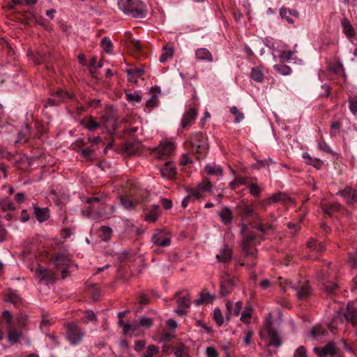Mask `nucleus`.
<instances>
[{"mask_svg":"<svg viewBox=\"0 0 357 357\" xmlns=\"http://www.w3.org/2000/svg\"><path fill=\"white\" fill-rule=\"evenodd\" d=\"M107 201V195H101L100 197H84L83 202L87 203L89 206L85 210L86 215L93 220L107 218L116 211L114 205L102 207Z\"/></svg>","mask_w":357,"mask_h":357,"instance_id":"obj_1","label":"nucleus"},{"mask_svg":"<svg viewBox=\"0 0 357 357\" xmlns=\"http://www.w3.org/2000/svg\"><path fill=\"white\" fill-rule=\"evenodd\" d=\"M119 8L126 15L135 18H144L147 10L141 0H119Z\"/></svg>","mask_w":357,"mask_h":357,"instance_id":"obj_2","label":"nucleus"},{"mask_svg":"<svg viewBox=\"0 0 357 357\" xmlns=\"http://www.w3.org/2000/svg\"><path fill=\"white\" fill-rule=\"evenodd\" d=\"M54 264L56 268L61 271L63 279L68 277V272L75 270L76 266L65 253L58 254L54 259Z\"/></svg>","mask_w":357,"mask_h":357,"instance_id":"obj_3","label":"nucleus"},{"mask_svg":"<svg viewBox=\"0 0 357 357\" xmlns=\"http://www.w3.org/2000/svg\"><path fill=\"white\" fill-rule=\"evenodd\" d=\"M212 189V185L208 179H204L203 182L200 184H199L196 188L191 189V190L189 192L188 196L185 197L182 202V206L183 208L187 207L188 204L189 199L194 197L197 199H201L203 195L202 192H209Z\"/></svg>","mask_w":357,"mask_h":357,"instance_id":"obj_4","label":"nucleus"},{"mask_svg":"<svg viewBox=\"0 0 357 357\" xmlns=\"http://www.w3.org/2000/svg\"><path fill=\"white\" fill-rule=\"evenodd\" d=\"M265 330L268 334V340L266 341V344L268 346L272 345L275 347H279L281 344V342L278 332L273 328V322L271 321V313L268 314V317H267L266 320Z\"/></svg>","mask_w":357,"mask_h":357,"instance_id":"obj_5","label":"nucleus"},{"mask_svg":"<svg viewBox=\"0 0 357 357\" xmlns=\"http://www.w3.org/2000/svg\"><path fill=\"white\" fill-rule=\"evenodd\" d=\"M287 289H291L295 291L296 296L299 299H305L307 298L310 294V288L307 282H289L287 284V287L284 289L286 291Z\"/></svg>","mask_w":357,"mask_h":357,"instance_id":"obj_6","label":"nucleus"},{"mask_svg":"<svg viewBox=\"0 0 357 357\" xmlns=\"http://www.w3.org/2000/svg\"><path fill=\"white\" fill-rule=\"evenodd\" d=\"M192 144L195 152L204 155L208 149L207 138L202 133H197L192 137Z\"/></svg>","mask_w":357,"mask_h":357,"instance_id":"obj_7","label":"nucleus"},{"mask_svg":"<svg viewBox=\"0 0 357 357\" xmlns=\"http://www.w3.org/2000/svg\"><path fill=\"white\" fill-rule=\"evenodd\" d=\"M84 332L75 324H70L67 328V339L73 345L79 344L84 336Z\"/></svg>","mask_w":357,"mask_h":357,"instance_id":"obj_8","label":"nucleus"},{"mask_svg":"<svg viewBox=\"0 0 357 357\" xmlns=\"http://www.w3.org/2000/svg\"><path fill=\"white\" fill-rule=\"evenodd\" d=\"M174 151V144L171 142H161L159 146L156 149L155 157L165 160Z\"/></svg>","mask_w":357,"mask_h":357,"instance_id":"obj_9","label":"nucleus"},{"mask_svg":"<svg viewBox=\"0 0 357 357\" xmlns=\"http://www.w3.org/2000/svg\"><path fill=\"white\" fill-rule=\"evenodd\" d=\"M151 241L154 245L165 248L170 245L171 237L165 230H160L153 235Z\"/></svg>","mask_w":357,"mask_h":357,"instance_id":"obj_10","label":"nucleus"},{"mask_svg":"<svg viewBox=\"0 0 357 357\" xmlns=\"http://www.w3.org/2000/svg\"><path fill=\"white\" fill-rule=\"evenodd\" d=\"M234 287V282L231 276L225 273L222 275L220 279V294L223 296L229 294Z\"/></svg>","mask_w":357,"mask_h":357,"instance_id":"obj_11","label":"nucleus"},{"mask_svg":"<svg viewBox=\"0 0 357 357\" xmlns=\"http://www.w3.org/2000/svg\"><path fill=\"white\" fill-rule=\"evenodd\" d=\"M236 208L239 215L243 218H250L256 220H259V214L245 202H242L238 204Z\"/></svg>","mask_w":357,"mask_h":357,"instance_id":"obj_12","label":"nucleus"},{"mask_svg":"<svg viewBox=\"0 0 357 357\" xmlns=\"http://www.w3.org/2000/svg\"><path fill=\"white\" fill-rule=\"evenodd\" d=\"M246 228L244 224L241 225V232L243 236V250L248 255H251L255 257V252L250 247L249 244L255 240L256 236L252 234H247L245 233Z\"/></svg>","mask_w":357,"mask_h":357,"instance_id":"obj_13","label":"nucleus"},{"mask_svg":"<svg viewBox=\"0 0 357 357\" xmlns=\"http://www.w3.org/2000/svg\"><path fill=\"white\" fill-rule=\"evenodd\" d=\"M337 195L342 196L348 204L357 202V190L351 187H346L344 189L339 190Z\"/></svg>","mask_w":357,"mask_h":357,"instance_id":"obj_14","label":"nucleus"},{"mask_svg":"<svg viewBox=\"0 0 357 357\" xmlns=\"http://www.w3.org/2000/svg\"><path fill=\"white\" fill-rule=\"evenodd\" d=\"M36 278L39 280L40 282H52L54 280V273L45 268H43L40 266H38L35 273Z\"/></svg>","mask_w":357,"mask_h":357,"instance_id":"obj_15","label":"nucleus"},{"mask_svg":"<svg viewBox=\"0 0 357 357\" xmlns=\"http://www.w3.org/2000/svg\"><path fill=\"white\" fill-rule=\"evenodd\" d=\"M197 115V112L194 108H191L185 112L181 120L182 128L183 129H188L195 121Z\"/></svg>","mask_w":357,"mask_h":357,"instance_id":"obj_16","label":"nucleus"},{"mask_svg":"<svg viewBox=\"0 0 357 357\" xmlns=\"http://www.w3.org/2000/svg\"><path fill=\"white\" fill-rule=\"evenodd\" d=\"M70 94L62 89H60L52 98H48L45 107L58 105L64 98H70Z\"/></svg>","mask_w":357,"mask_h":357,"instance_id":"obj_17","label":"nucleus"},{"mask_svg":"<svg viewBox=\"0 0 357 357\" xmlns=\"http://www.w3.org/2000/svg\"><path fill=\"white\" fill-rule=\"evenodd\" d=\"M347 310V313L344 314V319L349 321L354 326H357V307L354 303H349Z\"/></svg>","mask_w":357,"mask_h":357,"instance_id":"obj_18","label":"nucleus"},{"mask_svg":"<svg viewBox=\"0 0 357 357\" xmlns=\"http://www.w3.org/2000/svg\"><path fill=\"white\" fill-rule=\"evenodd\" d=\"M160 170L162 176L167 178H173L176 174V167L171 161L166 162Z\"/></svg>","mask_w":357,"mask_h":357,"instance_id":"obj_19","label":"nucleus"},{"mask_svg":"<svg viewBox=\"0 0 357 357\" xmlns=\"http://www.w3.org/2000/svg\"><path fill=\"white\" fill-rule=\"evenodd\" d=\"M232 257V253L228 245H224L216 255V259L219 262L227 263Z\"/></svg>","mask_w":357,"mask_h":357,"instance_id":"obj_20","label":"nucleus"},{"mask_svg":"<svg viewBox=\"0 0 357 357\" xmlns=\"http://www.w3.org/2000/svg\"><path fill=\"white\" fill-rule=\"evenodd\" d=\"M195 58L199 61H206L212 62L213 61V55L206 48H198L195 50Z\"/></svg>","mask_w":357,"mask_h":357,"instance_id":"obj_21","label":"nucleus"},{"mask_svg":"<svg viewBox=\"0 0 357 357\" xmlns=\"http://www.w3.org/2000/svg\"><path fill=\"white\" fill-rule=\"evenodd\" d=\"M291 199L289 197L288 195L284 192H278L277 194L273 195L268 200L267 204L270 205L273 203L281 202V203H287L291 202Z\"/></svg>","mask_w":357,"mask_h":357,"instance_id":"obj_22","label":"nucleus"},{"mask_svg":"<svg viewBox=\"0 0 357 357\" xmlns=\"http://www.w3.org/2000/svg\"><path fill=\"white\" fill-rule=\"evenodd\" d=\"M126 72L128 76L129 82L133 83H137V79L141 77L144 73V70L139 68H128L126 69Z\"/></svg>","mask_w":357,"mask_h":357,"instance_id":"obj_23","label":"nucleus"},{"mask_svg":"<svg viewBox=\"0 0 357 357\" xmlns=\"http://www.w3.org/2000/svg\"><path fill=\"white\" fill-rule=\"evenodd\" d=\"M31 128L27 124L22 126L21 130L18 132L17 139L15 141V144L25 143L28 141V136L30 134Z\"/></svg>","mask_w":357,"mask_h":357,"instance_id":"obj_24","label":"nucleus"},{"mask_svg":"<svg viewBox=\"0 0 357 357\" xmlns=\"http://www.w3.org/2000/svg\"><path fill=\"white\" fill-rule=\"evenodd\" d=\"M80 124L89 131H94L100 126V124L96 121L92 116L83 119L80 121Z\"/></svg>","mask_w":357,"mask_h":357,"instance_id":"obj_25","label":"nucleus"},{"mask_svg":"<svg viewBox=\"0 0 357 357\" xmlns=\"http://www.w3.org/2000/svg\"><path fill=\"white\" fill-rule=\"evenodd\" d=\"M104 126L107 130H115L117 129L116 120L112 114H108L102 116Z\"/></svg>","mask_w":357,"mask_h":357,"instance_id":"obj_26","label":"nucleus"},{"mask_svg":"<svg viewBox=\"0 0 357 357\" xmlns=\"http://www.w3.org/2000/svg\"><path fill=\"white\" fill-rule=\"evenodd\" d=\"M159 214V206L158 205H153L145 215V220L149 222H154L157 220Z\"/></svg>","mask_w":357,"mask_h":357,"instance_id":"obj_27","label":"nucleus"},{"mask_svg":"<svg viewBox=\"0 0 357 357\" xmlns=\"http://www.w3.org/2000/svg\"><path fill=\"white\" fill-rule=\"evenodd\" d=\"M319 356H326L327 355L333 356L336 353L335 345L333 342L328 343L324 347L317 349Z\"/></svg>","mask_w":357,"mask_h":357,"instance_id":"obj_28","label":"nucleus"},{"mask_svg":"<svg viewBox=\"0 0 357 357\" xmlns=\"http://www.w3.org/2000/svg\"><path fill=\"white\" fill-rule=\"evenodd\" d=\"M250 77L257 82H262L264 79V70L261 66L252 68Z\"/></svg>","mask_w":357,"mask_h":357,"instance_id":"obj_29","label":"nucleus"},{"mask_svg":"<svg viewBox=\"0 0 357 357\" xmlns=\"http://www.w3.org/2000/svg\"><path fill=\"white\" fill-rule=\"evenodd\" d=\"M34 213L40 222H45L50 217L49 211L47 208L34 206Z\"/></svg>","mask_w":357,"mask_h":357,"instance_id":"obj_30","label":"nucleus"},{"mask_svg":"<svg viewBox=\"0 0 357 357\" xmlns=\"http://www.w3.org/2000/svg\"><path fill=\"white\" fill-rule=\"evenodd\" d=\"M219 215L222 222L227 225H229L233 219L232 213L231 210L227 206L222 208L219 213Z\"/></svg>","mask_w":357,"mask_h":357,"instance_id":"obj_31","label":"nucleus"},{"mask_svg":"<svg viewBox=\"0 0 357 357\" xmlns=\"http://www.w3.org/2000/svg\"><path fill=\"white\" fill-rule=\"evenodd\" d=\"M340 208V205L339 204H323L321 205V209L324 214L328 215V216H333V214L335 211H338Z\"/></svg>","mask_w":357,"mask_h":357,"instance_id":"obj_32","label":"nucleus"},{"mask_svg":"<svg viewBox=\"0 0 357 357\" xmlns=\"http://www.w3.org/2000/svg\"><path fill=\"white\" fill-rule=\"evenodd\" d=\"M296 52V51L293 50H277L276 53H278L279 61L281 62L290 61L293 59V54Z\"/></svg>","mask_w":357,"mask_h":357,"instance_id":"obj_33","label":"nucleus"},{"mask_svg":"<svg viewBox=\"0 0 357 357\" xmlns=\"http://www.w3.org/2000/svg\"><path fill=\"white\" fill-rule=\"evenodd\" d=\"M343 28V32L348 38L353 37L355 35L354 29L347 18H344L341 22Z\"/></svg>","mask_w":357,"mask_h":357,"instance_id":"obj_34","label":"nucleus"},{"mask_svg":"<svg viewBox=\"0 0 357 357\" xmlns=\"http://www.w3.org/2000/svg\"><path fill=\"white\" fill-rule=\"evenodd\" d=\"M227 308L229 311V313L230 314H234L235 316H238L240 314V312L242 309V303L240 301H238L235 303H227Z\"/></svg>","mask_w":357,"mask_h":357,"instance_id":"obj_35","label":"nucleus"},{"mask_svg":"<svg viewBox=\"0 0 357 357\" xmlns=\"http://www.w3.org/2000/svg\"><path fill=\"white\" fill-rule=\"evenodd\" d=\"M206 172L209 175L222 176V169L218 165H208L205 167Z\"/></svg>","mask_w":357,"mask_h":357,"instance_id":"obj_36","label":"nucleus"},{"mask_svg":"<svg viewBox=\"0 0 357 357\" xmlns=\"http://www.w3.org/2000/svg\"><path fill=\"white\" fill-rule=\"evenodd\" d=\"M22 335V333L17 331L16 329L10 328L8 331V340L12 344L17 343Z\"/></svg>","mask_w":357,"mask_h":357,"instance_id":"obj_37","label":"nucleus"},{"mask_svg":"<svg viewBox=\"0 0 357 357\" xmlns=\"http://www.w3.org/2000/svg\"><path fill=\"white\" fill-rule=\"evenodd\" d=\"M327 333V331L321 326H314L310 331L311 336L315 339L320 336H324Z\"/></svg>","mask_w":357,"mask_h":357,"instance_id":"obj_38","label":"nucleus"},{"mask_svg":"<svg viewBox=\"0 0 357 357\" xmlns=\"http://www.w3.org/2000/svg\"><path fill=\"white\" fill-rule=\"evenodd\" d=\"M100 45L103 50L107 54L112 53V43L109 38L105 37L101 40Z\"/></svg>","mask_w":357,"mask_h":357,"instance_id":"obj_39","label":"nucleus"},{"mask_svg":"<svg viewBox=\"0 0 357 357\" xmlns=\"http://www.w3.org/2000/svg\"><path fill=\"white\" fill-rule=\"evenodd\" d=\"M50 56V53L45 54L43 55L38 54L37 55H36L33 57V62L38 65L42 64L43 63H47ZM46 68H47V69H49L47 64H46Z\"/></svg>","mask_w":357,"mask_h":357,"instance_id":"obj_40","label":"nucleus"},{"mask_svg":"<svg viewBox=\"0 0 357 357\" xmlns=\"http://www.w3.org/2000/svg\"><path fill=\"white\" fill-rule=\"evenodd\" d=\"M163 53L160 55L159 61L161 63L165 62L168 58H170L173 56L174 50L172 47H163Z\"/></svg>","mask_w":357,"mask_h":357,"instance_id":"obj_41","label":"nucleus"},{"mask_svg":"<svg viewBox=\"0 0 357 357\" xmlns=\"http://www.w3.org/2000/svg\"><path fill=\"white\" fill-rule=\"evenodd\" d=\"M230 112L235 116L234 122L239 123L244 119V115L241 112L236 106L230 108Z\"/></svg>","mask_w":357,"mask_h":357,"instance_id":"obj_42","label":"nucleus"},{"mask_svg":"<svg viewBox=\"0 0 357 357\" xmlns=\"http://www.w3.org/2000/svg\"><path fill=\"white\" fill-rule=\"evenodd\" d=\"M274 69L282 75H289L291 73V69L286 65L277 64L273 66Z\"/></svg>","mask_w":357,"mask_h":357,"instance_id":"obj_43","label":"nucleus"},{"mask_svg":"<svg viewBox=\"0 0 357 357\" xmlns=\"http://www.w3.org/2000/svg\"><path fill=\"white\" fill-rule=\"evenodd\" d=\"M100 238L102 241H107L110 238L112 229L109 227L102 226L100 228Z\"/></svg>","mask_w":357,"mask_h":357,"instance_id":"obj_44","label":"nucleus"},{"mask_svg":"<svg viewBox=\"0 0 357 357\" xmlns=\"http://www.w3.org/2000/svg\"><path fill=\"white\" fill-rule=\"evenodd\" d=\"M177 305L182 308H188L190 306L191 302L188 296H183L177 298Z\"/></svg>","mask_w":357,"mask_h":357,"instance_id":"obj_45","label":"nucleus"},{"mask_svg":"<svg viewBox=\"0 0 357 357\" xmlns=\"http://www.w3.org/2000/svg\"><path fill=\"white\" fill-rule=\"evenodd\" d=\"M96 321H97V317L92 310H88L84 312V322H86V323L96 322Z\"/></svg>","mask_w":357,"mask_h":357,"instance_id":"obj_46","label":"nucleus"},{"mask_svg":"<svg viewBox=\"0 0 357 357\" xmlns=\"http://www.w3.org/2000/svg\"><path fill=\"white\" fill-rule=\"evenodd\" d=\"M263 43L267 47H268L271 50V54L273 56V60L275 62H277L278 60L276 59V54H275L276 50H274V45H273V43L272 42V40L269 38H265L263 40Z\"/></svg>","mask_w":357,"mask_h":357,"instance_id":"obj_47","label":"nucleus"},{"mask_svg":"<svg viewBox=\"0 0 357 357\" xmlns=\"http://www.w3.org/2000/svg\"><path fill=\"white\" fill-rule=\"evenodd\" d=\"M174 352L176 357H189L187 347L183 346L175 348Z\"/></svg>","mask_w":357,"mask_h":357,"instance_id":"obj_48","label":"nucleus"},{"mask_svg":"<svg viewBox=\"0 0 357 357\" xmlns=\"http://www.w3.org/2000/svg\"><path fill=\"white\" fill-rule=\"evenodd\" d=\"M248 188L250 190V194L255 197L259 196L261 190V188L255 183H251L248 184Z\"/></svg>","mask_w":357,"mask_h":357,"instance_id":"obj_49","label":"nucleus"},{"mask_svg":"<svg viewBox=\"0 0 357 357\" xmlns=\"http://www.w3.org/2000/svg\"><path fill=\"white\" fill-rule=\"evenodd\" d=\"M121 203L125 209L132 210L134 208L135 202L129 199L121 197Z\"/></svg>","mask_w":357,"mask_h":357,"instance_id":"obj_50","label":"nucleus"},{"mask_svg":"<svg viewBox=\"0 0 357 357\" xmlns=\"http://www.w3.org/2000/svg\"><path fill=\"white\" fill-rule=\"evenodd\" d=\"M213 318L218 326H221L224 322V318L220 309H215L213 311Z\"/></svg>","mask_w":357,"mask_h":357,"instance_id":"obj_51","label":"nucleus"},{"mask_svg":"<svg viewBox=\"0 0 357 357\" xmlns=\"http://www.w3.org/2000/svg\"><path fill=\"white\" fill-rule=\"evenodd\" d=\"M0 208L3 211H14L15 209L13 203L8 200L3 201L0 203Z\"/></svg>","mask_w":357,"mask_h":357,"instance_id":"obj_52","label":"nucleus"},{"mask_svg":"<svg viewBox=\"0 0 357 357\" xmlns=\"http://www.w3.org/2000/svg\"><path fill=\"white\" fill-rule=\"evenodd\" d=\"M349 102L350 111L356 115L357 114V96L350 97Z\"/></svg>","mask_w":357,"mask_h":357,"instance_id":"obj_53","label":"nucleus"},{"mask_svg":"<svg viewBox=\"0 0 357 357\" xmlns=\"http://www.w3.org/2000/svg\"><path fill=\"white\" fill-rule=\"evenodd\" d=\"M81 155L86 160H92L94 157V151L90 148L81 150Z\"/></svg>","mask_w":357,"mask_h":357,"instance_id":"obj_54","label":"nucleus"},{"mask_svg":"<svg viewBox=\"0 0 357 357\" xmlns=\"http://www.w3.org/2000/svg\"><path fill=\"white\" fill-rule=\"evenodd\" d=\"M153 321L150 318L142 317L139 319V325L145 328L151 327Z\"/></svg>","mask_w":357,"mask_h":357,"instance_id":"obj_55","label":"nucleus"},{"mask_svg":"<svg viewBox=\"0 0 357 357\" xmlns=\"http://www.w3.org/2000/svg\"><path fill=\"white\" fill-rule=\"evenodd\" d=\"M158 351V347L154 345H149L144 354V357H152Z\"/></svg>","mask_w":357,"mask_h":357,"instance_id":"obj_56","label":"nucleus"},{"mask_svg":"<svg viewBox=\"0 0 357 357\" xmlns=\"http://www.w3.org/2000/svg\"><path fill=\"white\" fill-rule=\"evenodd\" d=\"M127 96V100L129 102H139L141 100V97L139 94L137 92H135L133 93H128Z\"/></svg>","mask_w":357,"mask_h":357,"instance_id":"obj_57","label":"nucleus"},{"mask_svg":"<svg viewBox=\"0 0 357 357\" xmlns=\"http://www.w3.org/2000/svg\"><path fill=\"white\" fill-rule=\"evenodd\" d=\"M341 124L339 122H335L331 125L330 135L331 136H335L339 132Z\"/></svg>","mask_w":357,"mask_h":357,"instance_id":"obj_58","label":"nucleus"},{"mask_svg":"<svg viewBox=\"0 0 357 357\" xmlns=\"http://www.w3.org/2000/svg\"><path fill=\"white\" fill-rule=\"evenodd\" d=\"M280 15L282 18H284L289 24H293L294 20L289 17L287 13V9L285 8H282L280 10Z\"/></svg>","mask_w":357,"mask_h":357,"instance_id":"obj_59","label":"nucleus"},{"mask_svg":"<svg viewBox=\"0 0 357 357\" xmlns=\"http://www.w3.org/2000/svg\"><path fill=\"white\" fill-rule=\"evenodd\" d=\"M324 284L325 290L329 293H333L334 291L337 288V284L334 282H326Z\"/></svg>","mask_w":357,"mask_h":357,"instance_id":"obj_60","label":"nucleus"},{"mask_svg":"<svg viewBox=\"0 0 357 357\" xmlns=\"http://www.w3.org/2000/svg\"><path fill=\"white\" fill-rule=\"evenodd\" d=\"M294 357H307L306 351L304 347H299L294 352Z\"/></svg>","mask_w":357,"mask_h":357,"instance_id":"obj_61","label":"nucleus"},{"mask_svg":"<svg viewBox=\"0 0 357 357\" xmlns=\"http://www.w3.org/2000/svg\"><path fill=\"white\" fill-rule=\"evenodd\" d=\"M130 47H132L135 51H140L142 49V45L139 40H136L132 39L130 41Z\"/></svg>","mask_w":357,"mask_h":357,"instance_id":"obj_62","label":"nucleus"},{"mask_svg":"<svg viewBox=\"0 0 357 357\" xmlns=\"http://www.w3.org/2000/svg\"><path fill=\"white\" fill-rule=\"evenodd\" d=\"M206 355L208 357H217L218 356V352L216 349L214 347H208L206 349Z\"/></svg>","mask_w":357,"mask_h":357,"instance_id":"obj_63","label":"nucleus"},{"mask_svg":"<svg viewBox=\"0 0 357 357\" xmlns=\"http://www.w3.org/2000/svg\"><path fill=\"white\" fill-rule=\"evenodd\" d=\"M349 263L353 268L357 267V253L350 254Z\"/></svg>","mask_w":357,"mask_h":357,"instance_id":"obj_64","label":"nucleus"}]
</instances>
